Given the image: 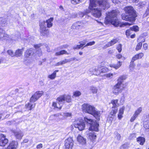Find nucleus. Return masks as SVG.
<instances>
[{"label":"nucleus","mask_w":149,"mask_h":149,"mask_svg":"<svg viewBox=\"0 0 149 149\" xmlns=\"http://www.w3.org/2000/svg\"><path fill=\"white\" fill-rule=\"evenodd\" d=\"M90 3L89 8L91 11L93 15L97 18L100 17L101 15V10L97 8H93L98 5L100 9L105 10L108 9L110 6L107 0H90Z\"/></svg>","instance_id":"nucleus-1"},{"label":"nucleus","mask_w":149,"mask_h":149,"mask_svg":"<svg viewBox=\"0 0 149 149\" xmlns=\"http://www.w3.org/2000/svg\"><path fill=\"white\" fill-rule=\"evenodd\" d=\"M125 13L121 15L122 19L124 20L130 21L123 24L125 26L130 25L132 24L133 22L135 21V18L136 17L135 10L131 6H127L124 8Z\"/></svg>","instance_id":"nucleus-2"},{"label":"nucleus","mask_w":149,"mask_h":149,"mask_svg":"<svg viewBox=\"0 0 149 149\" xmlns=\"http://www.w3.org/2000/svg\"><path fill=\"white\" fill-rule=\"evenodd\" d=\"M118 13V10H113L107 13L104 23L106 24L111 23L115 26H118L119 22L117 19V16Z\"/></svg>","instance_id":"nucleus-3"},{"label":"nucleus","mask_w":149,"mask_h":149,"mask_svg":"<svg viewBox=\"0 0 149 149\" xmlns=\"http://www.w3.org/2000/svg\"><path fill=\"white\" fill-rule=\"evenodd\" d=\"M84 123H86L90 124V127L89 130L92 131L98 132L99 124L95 121L84 117Z\"/></svg>","instance_id":"nucleus-4"},{"label":"nucleus","mask_w":149,"mask_h":149,"mask_svg":"<svg viewBox=\"0 0 149 149\" xmlns=\"http://www.w3.org/2000/svg\"><path fill=\"white\" fill-rule=\"evenodd\" d=\"M101 65L102 66L104 65V63L102 62ZM108 70L105 67H103V66L101 67L100 66H98L97 69L92 68L89 70V74L91 75L95 74L96 75H99L100 73H104L107 72Z\"/></svg>","instance_id":"nucleus-5"},{"label":"nucleus","mask_w":149,"mask_h":149,"mask_svg":"<svg viewBox=\"0 0 149 149\" xmlns=\"http://www.w3.org/2000/svg\"><path fill=\"white\" fill-rule=\"evenodd\" d=\"M125 88V84H124L118 82L117 84L113 86V93L115 95H117L119 93H121Z\"/></svg>","instance_id":"nucleus-6"},{"label":"nucleus","mask_w":149,"mask_h":149,"mask_svg":"<svg viewBox=\"0 0 149 149\" xmlns=\"http://www.w3.org/2000/svg\"><path fill=\"white\" fill-rule=\"evenodd\" d=\"M73 145V140L72 138H68L65 141V149H72Z\"/></svg>","instance_id":"nucleus-7"},{"label":"nucleus","mask_w":149,"mask_h":149,"mask_svg":"<svg viewBox=\"0 0 149 149\" xmlns=\"http://www.w3.org/2000/svg\"><path fill=\"white\" fill-rule=\"evenodd\" d=\"M43 93V92L42 91L36 92L31 97L30 102H35L42 95Z\"/></svg>","instance_id":"nucleus-8"},{"label":"nucleus","mask_w":149,"mask_h":149,"mask_svg":"<svg viewBox=\"0 0 149 149\" xmlns=\"http://www.w3.org/2000/svg\"><path fill=\"white\" fill-rule=\"evenodd\" d=\"M74 125L75 128H78L79 131H82L84 129V123L82 120L75 121Z\"/></svg>","instance_id":"nucleus-9"},{"label":"nucleus","mask_w":149,"mask_h":149,"mask_svg":"<svg viewBox=\"0 0 149 149\" xmlns=\"http://www.w3.org/2000/svg\"><path fill=\"white\" fill-rule=\"evenodd\" d=\"M8 140L6 136L3 134H0V146H4L8 143Z\"/></svg>","instance_id":"nucleus-10"},{"label":"nucleus","mask_w":149,"mask_h":149,"mask_svg":"<svg viewBox=\"0 0 149 149\" xmlns=\"http://www.w3.org/2000/svg\"><path fill=\"white\" fill-rule=\"evenodd\" d=\"M9 37V35L5 33L4 30L2 29H0V40L3 41L7 39Z\"/></svg>","instance_id":"nucleus-11"},{"label":"nucleus","mask_w":149,"mask_h":149,"mask_svg":"<svg viewBox=\"0 0 149 149\" xmlns=\"http://www.w3.org/2000/svg\"><path fill=\"white\" fill-rule=\"evenodd\" d=\"M95 109V108L94 107L88 104H84V110L85 109L87 113L91 114Z\"/></svg>","instance_id":"nucleus-12"},{"label":"nucleus","mask_w":149,"mask_h":149,"mask_svg":"<svg viewBox=\"0 0 149 149\" xmlns=\"http://www.w3.org/2000/svg\"><path fill=\"white\" fill-rule=\"evenodd\" d=\"M18 146L17 141H13L10 142L6 149H17Z\"/></svg>","instance_id":"nucleus-13"},{"label":"nucleus","mask_w":149,"mask_h":149,"mask_svg":"<svg viewBox=\"0 0 149 149\" xmlns=\"http://www.w3.org/2000/svg\"><path fill=\"white\" fill-rule=\"evenodd\" d=\"M83 23L81 21H78L74 23L71 26L72 29H77L83 27Z\"/></svg>","instance_id":"nucleus-14"},{"label":"nucleus","mask_w":149,"mask_h":149,"mask_svg":"<svg viewBox=\"0 0 149 149\" xmlns=\"http://www.w3.org/2000/svg\"><path fill=\"white\" fill-rule=\"evenodd\" d=\"M65 95H61L59 96L56 99V102L59 105H62L64 103L65 101Z\"/></svg>","instance_id":"nucleus-15"},{"label":"nucleus","mask_w":149,"mask_h":149,"mask_svg":"<svg viewBox=\"0 0 149 149\" xmlns=\"http://www.w3.org/2000/svg\"><path fill=\"white\" fill-rule=\"evenodd\" d=\"M13 133L16 138L18 139H21L24 135L23 133L20 130L14 131Z\"/></svg>","instance_id":"nucleus-16"},{"label":"nucleus","mask_w":149,"mask_h":149,"mask_svg":"<svg viewBox=\"0 0 149 149\" xmlns=\"http://www.w3.org/2000/svg\"><path fill=\"white\" fill-rule=\"evenodd\" d=\"M91 114L93 115L97 120H100L101 115V113L100 111H97L95 110V109L94 111Z\"/></svg>","instance_id":"nucleus-17"},{"label":"nucleus","mask_w":149,"mask_h":149,"mask_svg":"<svg viewBox=\"0 0 149 149\" xmlns=\"http://www.w3.org/2000/svg\"><path fill=\"white\" fill-rule=\"evenodd\" d=\"M34 51V50L31 48L27 50L25 56L27 58L31 57L33 54Z\"/></svg>","instance_id":"nucleus-18"},{"label":"nucleus","mask_w":149,"mask_h":149,"mask_svg":"<svg viewBox=\"0 0 149 149\" xmlns=\"http://www.w3.org/2000/svg\"><path fill=\"white\" fill-rule=\"evenodd\" d=\"M40 32L42 35L43 36H48L49 33V30L46 27L40 30Z\"/></svg>","instance_id":"nucleus-19"},{"label":"nucleus","mask_w":149,"mask_h":149,"mask_svg":"<svg viewBox=\"0 0 149 149\" xmlns=\"http://www.w3.org/2000/svg\"><path fill=\"white\" fill-rule=\"evenodd\" d=\"M53 18L51 17L46 20V22L47 23V27L48 28H50L53 26V24L52 22L53 20Z\"/></svg>","instance_id":"nucleus-20"},{"label":"nucleus","mask_w":149,"mask_h":149,"mask_svg":"<svg viewBox=\"0 0 149 149\" xmlns=\"http://www.w3.org/2000/svg\"><path fill=\"white\" fill-rule=\"evenodd\" d=\"M117 42L118 40L116 39H114L106 44L105 45L106 47H105V46L104 48H106L107 47L111 46L116 43Z\"/></svg>","instance_id":"nucleus-21"},{"label":"nucleus","mask_w":149,"mask_h":149,"mask_svg":"<svg viewBox=\"0 0 149 149\" xmlns=\"http://www.w3.org/2000/svg\"><path fill=\"white\" fill-rule=\"evenodd\" d=\"M144 56V54L143 53H140L138 54H136L132 58V60L134 61L141 58Z\"/></svg>","instance_id":"nucleus-22"},{"label":"nucleus","mask_w":149,"mask_h":149,"mask_svg":"<svg viewBox=\"0 0 149 149\" xmlns=\"http://www.w3.org/2000/svg\"><path fill=\"white\" fill-rule=\"evenodd\" d=\"M23 51V49H17L15 52V56L17 57L21 56L22 54Z\"/></svg>","instance_id":"nucleus-23"},{"label":"nucleus","mask_w":149,"mask_h":149,"mask_svg":"<svg viewBox=\"0 0 149 149\" xmlns=\"http://www.w3.org/2000/svg\"><path fill=\"white\" fill-rule=\"evenodd\" d=\"M137 142L141 145H143L145 141V139L144 138L139 137L137 139Z\"/></svg>","instance_id":"nucleus-24"},{"label":"nucleus","mask_w":149,"mask_h":149,"mask_svg":"<svg viewBox=\"0 0 149 149\" xmlns=\"http://www.w3.org/2000/svg\"><path fill=\"white\" fill-rule=\"evenodd\" d=\"M89 138L92 141H94L95 139L97 136L94 133L90 132L88 135Z\"/></svg>","instance_id":"nucleus-25"},{"label":"nucleus","mask_w":149,"mask_h":149,"mask_svg":"<svg viewBox=\"0 0 149 149\" xmlns=\"http://www.w3.org/2000/svg\"><path fill=\"white\" fill-rule=\"evenodd\" d=\"M122 64V62L118 61L117 64H112L110 65L111 67L113 68L116 69H117L119 68Z\"/></svg>","instance_id":"nucleus-26"},{"label":"nucleus","mask_w":149,"mask_h":149,"mask_svg":"<svg viewBox=\"0 0 149 149\" xmlns=\"http://www.w3.org/2000/svg\"><path fill=\"white\" fill-rule=\"evenodd\" d=\"M68 62V59H65L57 63L56 64L55 66H58L60 65H62L63 64L67 63Z\"/></svg>","instance_id":"nucleus-27"},{"label":"nucleus","mask_w":149,"mask_h":149,"mask_svg":"<svg viewBox=\"0 0 149 149\" xmlns=\"http://www.w3.org/2000/svg\"><path fill=\"white\" fill-rule=\"evenodd\" d=\"M118 108L117 107H112V109L111 111L109 116L111 117L112 116H115V115L117 112Z\"/></svg>","instance_id":"nucleus-28"},{"label":"nucleus","mask_w":149,"mask_h":149,"mask_svg":"<svg viewBox=\"0 0 149 149\" xmlns=\"http://www.w3.org/2000/svg\"><path fill=\"white\" fill-rule=\"evenodd\" d=\"M118 100H112L111 101V103L113 104L112 107H117L119 106V104L118 103Z\"/></svg>","instance_id":"nucleus-29"},{"label":"nucleus","mask_w":149,"mask_h":149,"mask_svg":"<svg viewBox=\"0 0 149 149\" xmlns=\"http://www.w3.org/2000/svg\"><path fill=\"white\" fill-rule=\"evenodd\" d=\"M126 78V76L125 75H123L119 77L117 79L118 82H120L123 83V81Z\"/></svg>","instance_id":"nucleus-30"},{"label":"nucleus","mask_w":149,"mask_h":149,"mask_svg":"<svg viewBox=\"0 0 149 149\" xmlns=\"http://www.w3.org/2000/svg\"><path fill=\"white\" fill-rule=\"evenodd\" d=\"M64 54H68L67 53V52L65 50H62L59 52H56L55 54V55L58 56Z\"/></svg>","instance_id":"nucleus-31"},{"label":"nucleus","mask_w":149,"mask_h":149,"mask_svg":"<svg viewBox=\"0 0 149 149\" xmlns=\"http://www.w3.org/2000/svg\"><path fill=\"white\" fill-rule=\"evenodd\" d=\"M77 140L78 142L80 143H81L83 142L84 138L81 135H79L77 137Z\"/></svg>","instance_id":"nucleus-32"},{"label":"nucleus","mask_w":149,"mask_h":149,"mask_svg":"<svg viewBox=\"0 0 149 149\" xmlns=\"http://www.w3.org/2000/svg\"><path fill=\"white\" fill-rule=\"evenodd\" d=\"M142 108L141 107H139L135 111L134 114L137 116L142 112Z\"/></svg>","instance_id":"nucleus-33"},{"label":"nucleus","mask_w":149,"mask_h":149,"mask_svg":"<svg viewBox=\"0 0 149 149\" xmlns=\"http://www.w3.org/2000/svg\"><path fill=\"white\" fill-rule=\"evenodd\" d=\"M81 94V92L78 91H76L74 92L73 93V95L72 96L73 98L79 96Z\"/></svg>","instance_id":"nucleus-34"},{"label":"nucleus","mask_w":149,"mask_h":149,"mask_svg":"<svg viewBox=\"0 0 149 149\" xmlns=\"http://www.w3.org/2000/svg\"><path fill=\"white\" fill-rule=\"evenodd\" d=\"M65 101L67 102L70 103L71 102L72 100L70 96L69 95H65Z\"/></svg>","instance_id":"nucleus-35"},{"label":"nucleus","mask_w":149,"mask_h":149,"mask_svg":"<svg viewBox=\"0 0 149 149\" xmlns=\"http://www.w3.org/2000/svg\"><path fill=\"white\" fill-rule=\"evenodd\" d=\"M57 103L56 102H53L52 104V106L54 107V108H57L59 109H61L62 108V105H59V104L58 105Z\"/></svg>","instance_id":"nucleus-36"},{"label":"nucleus","mask_w":149,"mask_h":149,"mask_svg":"<svg viewBox=\"0 0 149 149\" xmlns=\"http://www.w3.org/2000/svg\"><path fill=\"white\" fill-rule=\"evenodd\" d=\"M7 53L12 57L15 56V52L12 50H8L7 51Z\"/></svg>","instance_id":"nucleus-37"},{"label":"nucleus","mask_w":149,"mask_h":149,"mask_svg":"<svg viewBox=\"0 0 149 149\" xmlns=\"http://www.w3.org/2000/svg\"><path fill=\"white\" fill-rule=\"evenodd\" d=\"M116 74L115 73L114 74L109 73L105 75V76L109 79H111L113 78L114 75Z\"/></svg>","instance_id":"nucleus-38"},{"label":"nucleus","mask_w":149,"mask_h":149,"mask_svg":"<svg viewBox=\"0 0 149 149\" xmlns=\"http://www.w3.org/2000/svg\"><path fill=\"white\" fill-rule=\"evenodd\" d=\"M134 61L133 60H132V58L131 61L130 62V70L131 71H132L133 70V69L134 67Z\"/></svg>","instance_id":"nucleus-39"},{"label":"nucleus","mask_w":149,"mask_h":149,"mask_svg":"<svg viewBox=\"0 0 149 149\" xmlns=\"http://www.w3.org/2000/svg\"><path fill=\"white\" fill-rule=\"evenodd\" d=\"M130 30L132 31L136 32L139 30V28L137 26H133L132 27L130 28Z\"/></svg>","instance_id":"nucleus-40"},{"label":"nucleus","mask_w":149,"mask_h":149,"mask_svg":"<svg viewBox=\"0 0 149 149\" xmlns=\"http://www.w3.org/2000/svg\"><path fill=\"white\" fill-rule=\"evenodd\" d=\"M144 127L146 129H148L149 128V121L147 120L144 122L143 123Z\"/></svg>","instance_id":"nucleus-41"},{"label":"nucleus","mask_w":149,"mask_h":149,"mask_svg":"<svg viewBox=\"0 0 149 149\" xmlns=\"http://www.w3.org/2000/svg\"><path fill=\"white\" fill-rule=\"evenodd\" d=\"M83 44H81L80 45L74 46L73 47V49H83L84 47H83Z\"/></svg>","instance_id":"nucleus-42"},{"label":"nucleus","mask_w":149,"mask_h":149,"mask_svg":"<svg viewBox=\"0 0 149 149\" xmlns=\"http://www.w3.org/2000/svg\"><path fill=\"white\" fill-rule=\"evenodd\" d=\"M56 76V73H53L51 75H49L48 76V78L51 79H53L55 78Z\"/></svg>","instance_id":"nucleus-43"},{"label":"nucleus","mask_w":149,"mask_h":149,"mask_svg":"<svg viewBox=\"0 0 149 149\" xmlns=\"http://www.w3.org/2000/svg\"><path fill=\"white\" fill-rule=\"evenodd\" d=\"M90 90L93 93H96L97 92V89L94 87L92 86L91 87Z\"/></svg>","instance_id":"nucleus-44"},{"label":"nucleus","mask_w":149,"mask_h":149,"mask_svg":"<svg viewBox=\"0 0 149 149\" xmlns=\"http://www.w3.org/2000/svg\"><path fill=\"white\" fill-rule=\"evenodd\" d=\"M142 43L141 42H139V43H138L136 48V50L137 51L140 49L142 47Z\"/></svg>","instance_id":"nucleus-45"},{"label":"nucleus","mask_w":149,"mask_h":149,"mask_svg":"<svg viewBox=\"0 0 149 149\" xmlns=\"http://www.w3.org/2000/svg\"><path fill=\"white\" fill-rule=\"evenodd\" d=\"M45 21H43L40 24V30L46 28V26L45 25Z\"/></svg>","instance_id":"nucleus-46"},{"label":"nucleus","mask_w":149,"mask_h":149,"mask_svg":"<svg viewBox=\"0 0 149 149\" xmlns=\"http://www.w3.org/2000/svg\"><path fill=\"white\" fill-rule=\"evenodd\" d=\"M146 3L145 2H140L138 3V5L140 8H141L145 5Z\"/></svg>","instance_id":"nucleus-47"},{"label":"nucleus","mask_w":149,"mask_h":149,"mask_svg":"<svg viewBox=\"0 0 149 149\" xmlns=\"http://www.w3.org/2000/svg\"><path fill=\"white\" fill-rule=\"evenodd\" d=\"M81 2V0H71V2L73 4L79 3Z\"/></svg>","instance_id":"nucleus-48"},{"label":"nucleus","mask_w":149,"mask_h":149,"mask_svg":"<svg viewBox=\"0 0 149 149\" xmlns=\"http://www.w3.org/2000/svg\"><path fill=\"white\" fill-rule=\"evenodd\" d=\"M26 107L27 108H29V110H31L32 109H33L34 107V106L33 107V105H31V104L29 103L26 104Z\"/></svg>","instance_id":"nucleus-49"},{"label":"nucleus","mask_w":149,"mask_h":149,"mask_svg":"<svg viewBox=\"0 0 149 149\" xmlns=\"http://www.w3.org/2000/svg\"><path fill=\"white\" fill-rule=\"evenodd\" d=\"M128 146V145L127 144H124L121 146L120 149H127Z\"/></svg>","instance_id":"nucleus-50"},{"label":"nucleus","mask_w":149,"mask_h":149,"mask_svg":"<svg viewBox=\"0 0 149 149\" xmlns=\"http://www.w3.org/2000/svg\"><path fill=\"white\" fill-rule=\"evenodd\" d=\"M138 116H136L135 114H134L133 116L131 118L130 120V121L131 122H133L134 121V120L136 119V118H137Z\"/></svg>","instance_id":"nucleus-51"},{"label":"nucleus","mask_w":149,"mask_h":149,"mask_svg":"<svg viewBox=\"0 0 149 149\" xmlns=\"http://www.w3.org/2000/svg\"><path fill=\"white\" fill-rule=\"evenodd\" d=\"M117 49L119 52H120L122 51V45L121 44H119L117 47Z\"/></svg>","instance_id":"nucleus-52"},{"label":"nucleus","mask_w":149,"mask_h":149,"mask_svg":"<svg viewBox=\"0 0 149 149\" xmlns=\"http://www.w3.org/2000/svg\"><path fill=\"white\" fill-rule=\"evenodd\" d=\"M125 109V108L124 107H123L122 108H120V109L119 110V113L123 114Z\"/></svg>","instance_id":"nucleus-53"},{"label":"nucleus","mask_w":149,"mask_h":149,"mask_svg":"<svg viewBox=\"0 0 149 149\" xmlns=\"http://www.w3.org/2000/svg\"><path fill=\"white\" fill-rule=\"evenodd\" d=\"M95 43V42L92 41L91 42H90L89 43H87L85 46H84V47L88 46H91L94 45Z\"/></svg>","instance_id":"nucleus-54"},{"label":"nucleus","mask_w":149,"mask_h":149,"mask_svg":"<svg viewBox=\"0 0 149 149\" xmlns=\"http://www.w3.org/2000/svg\"><path fill=\"white\" fill-rule=\"evenodd\" d=\"M132 31L130 29L127 30L126 31V34L127 35V36H129L130 33L131 31Z\"/></svg>","instance_id":"nucleus-55"},{"label":"nucleus","mask_w":149,"mask_h":149,"mask_svg":"<svg viewBox=\"0 0 149 149\" xmlns=\"http://www.w3.org/2000/svg\"><path fill=\"white\" fill-rule=\"evenodd\" d=\"M116 137H117V139L118 140H120L121 139V137L120 134H119L118 133L116 132Z\"/></svg>","instance_id":"nucleus-56"},{"label":"nucleus","mask_w":149,"mask_h":149,"mask_svg":"<svg viewBox=\"0 0 149 149\" xmlns=\"http://www.w3.org/2000/svg\"><path fill=\"white\" fill-rule=\"evenodd\" d=\"M63 114L64 116L67 117H70L71 116V114L68 113H64Z\"/></svg>","instance_id":"nucleus-57"},{"label":"nucleus","mask_w":149,"mask_h":149,"mask_svg":"<svg viewBox=\"0 0 149 149\" xmlns=\"http://www.w3.org/2000/svg\"><path fill=\"white\" fill-rule=\"evenodd\" d=\"M143 47L144 49L146 50L148 48V45L147 43H144L143 44Z\"/></svg>","instance_id":"nucleus-58"},{"label":"nucleus","mask_w":149,"mask_h":149,"mask_svg":"<svg viewBox=\"0 0 149 149\" xmlns=\"http://www.w3.org/2000/svg\"><path fill=\"white\" fill-rule=\"evenodd\" d=\"M36 148L38 149H39L42 148V145L41 143H40L38 145L36 146Z\"/></svg>","instance_id":"nucleus-59"},{"label":"nucleus","mask_w":149,"mask_h":149,"mask_svg":"<svg viewBox=\"0 0 149 149\" xmlns=\"http://www.w3.org/2000/svg\"><path fill=\"white\" fill-rule=\"evenodd\" d=\"M75 60H76L77 61L78 60L76 58H71L68 59V62H70L71 61H74Z\"/></svg>","instance_id":"nucleus-60"},{"label":"nucleus","mask_w":149,"mask_h":149,"mask_svg":"<svg viewBox=\"0 0 149 149\" xmlns=\"http://www.w3.org/2000/svg\"><path fill=\"white\" fill-rule=\"evenodd\" d=\"M72 18H75L77 17V14L76 13H72Z\"/></svg>","instance_id":"nucleus-61"},{"label":"nucleus","mask_w":149,"mask_h":149,"mask_svg":"<svg viewBox=\"0 0 149 149\" xmlns=\"http://www.w3.org/2000/svg\"><path fill=\"white\" fill-rule=\"evenodd\" d=\"M145 15L146 16H147L149 15V9L147 8V9L146 11Z\"/></svg>","instance_id":"nucleus-62"},{"label":"nucleus","mask_w":149,"mask_h":149,"mask_svg":"<svg viewBox=\"0 0 149 149\" xmlns=\"http://www.w3.org/2000/svg\"><path fill=\"white\" fill-rule=\"evenodd\" d=\"M113 3H118L120 2V0H111Z\"/></svg>","instance_id":"nucleus-63"},{"label":"nucleus","mask_w":149,"mask_h":149,"mask_svg":"<svg viewBox=\"0 0 149 149\" xmlns=\"http://www.w3.org/2000/svg\"><path fill=\"white\" fill-rule=\"evenodd\" d=\"M123 114H120V113H118V118L120 120L123 117Z\"/></svg>","instance_id":"nucleus-64"}]
</instances>
